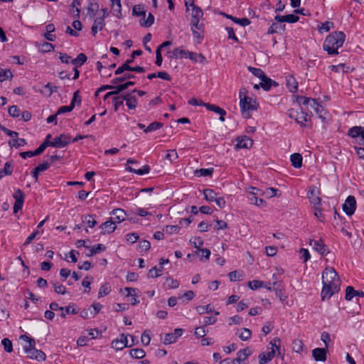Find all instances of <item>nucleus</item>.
Segmentation results:
<instances>
[{
    "label": "nucleus",
    "instance_id": "338daca9",
    "mask_svg": "<svg viewBox=\"0 0 364 364\" xmlns=\"http://www.w3.org/2000/svg\"><path fill=\"white\" fill-rule=\"evenodd\" d=\"M13 172V167L10 162L7 161L4 164V168L0 171V176L4 173V175H11Z\"/></svg>",
    "mask_w": 364,
    "mask_h": 364
},
{
    "label": "nucleus",
    "instance_id": "58836bf2",
    "mask_svg": "<svg viewBox=\"0 0 364 364\" xmlns=\"http://www.w3.org/2000/svg\"><path fill=\"white\" fill-rule=\"evenodd\" d=\"M189 51L185 50L182 49L181 48H176L173 50L172 56L175 58H187V55L188 56Z\"/></svg>",
    "mask_w": 364,
    "mask_h": 364
},
{
    "label": "nucleus",
    "instance_id": "2f4dec72",
    "mask_svg": "<svg viewBox=\"0 0 364 364\" xmlns=\"http://www.w3.org/2000/svg\"><path fill=\"white\" fill-rule=\"evenodd\" d=\"M132 14L135 16H143L144 18L146 16V10L144 4L134 5L132 9Z\"/></svg>",
    "mask_w": 364,
    "mask_h": 364
},
{
    "label": "nucleus",
    "instance_id": "5701e85b",
    "mask_svg": "<svg viewBox=\"0 0 364 364\" xmlns=\"http://www.w3.org/2000/svg\"><path fill=\"white\" fill-rule=\"evenodd\" d=\"M312 355L316 361H325L326 360V350L317 348L312 350Z\"/></svg>",
    "mask_w": 364,
    "mask_h": 364
},
{
    "label": "nucleus",
    "instance_id": "2eb2a0df",
    "mask_svg": "<svg viewBox=\"0 0 364 364\" xmlns=\"http://www.w3.org/2000/svg\"><path fill=\"white\" fill-rule=\"evenodd\" d=\"M203 106L205 107L208 110L214 112L220 115L219 120L220 122L225 121V115L226 114V112L224 109L220 108L218 105L213 104H203Z\"/></svg>",
    "mask_w": 364,
    "mask_h": 364
},
{
    "label": "nucleus",
    "instance_id": "dca6fc26",
    "mask_svg": "<svg viewBox=\"0 0 364 364\" xmlns=\"http://www.w3.org/2000/svg\"><path fill=\"white\" fill-rule=\"evenodd\" d=\"M275 355H277L275 354V350L274 348L268 352H262L259 355V363L266 364L271 361Z\"/></svg>",
    "mask_w": 364,
    "mask_h": 364
},
{
    "label": "nucleus",
    "instance_id": "6e6552de",
    "mask_svg": "<svg viewBox=\"0 0 364 364\" xmlns=\"http://www.w3.org/2000/svg\"><path fill=\"white\" fill-rule=\"evenodd\" d=\"M348 135L352 138L360 137L359 144L364 146V127L360 126H355L351 127L348 132Z\"/></svg>",
    "mask_w": 364,
    "mask_h": 364
},
{
    "label": "nucleus",
    "instance_id": "393cba45",
    "mask_svg": "<svg viewBox=\"0 0 364 364\" xmlns=\"http://www.w3.org/2000/svg\"><path fill=\"white\" fill-rule=\"evenodd\" d=\"M116 224L111 219H109L100 225V228L105 230L104 231H102L101 233H112L116 230Z\"/></svg>",
    "mask_w": 364,
    "mask_h": 364
},
{
    "label": "nucleus",
    "instance_id": "a18cd8bd",
    "mask_svg": "<svg viewBox=\"0 0 364 364\" xmlns=\"http://www.w3.org/2000/svg\"><path fill=\"white\" fill-rule=\"evenodd\" d=\"M164 126L163 123L159 122H154L151 123L145 129L144 132L148 133L153 131L158 130Z\"/></svg>",
    "mask_w": 364,
    "mask_h": 364
},
{
    "label": "nucleus",
    "instance_id": "37998d69",
    "mask_svg": "<svg viewBox=\"0 0 364 364\" xmlns=\"http://www.w3.org/2000/svg\"><path fill=\"white\" fill-rule=\"evenodd\" d=\"M154 23V16L152 14L149 13L146 19H143L140 22V25L144 28H149Z\"/></svg>",
    "mask_w": 364,
    "mask_h": 364
},
{
    "label": "nucleus",
    "instance_id": "473e14b6",
    "mask_svg": "<svg viewBox=\"0 0 364 364\" xmlns=\"http://www.w3.org/2000/svg\"><path fill=\"white\" fill-rule=\"evenodd\" d=\"M125 101L124 95L114 96L112 98V103L114 104V112H117L119 107L123 106L124 102Z\"/></svg>",
    "mask_w": 364,
    "mask_h": 364
},
{
    "label": "nucleus",
    "instance_id": "cd10ccee",
    "mask_svg": "<svg viewBox=\"0 0 364 364\" xmlns=\"http://www.w3.org/2000/svg\"><path fill=\"white\" fill-rule=\"evenodd\" d=\"M256 194L254 192H250V196L248 197V200L250 201V203L251 204H253V205H255L257 206H259V207H262L264 205V204L266 203L265 201L262 199V198H259L256 196Z\"/></svg>",
    "mask_w": 364,
    "mask_h": 364
},
{
    "label": "nucleus",
    "instance_id": "1a4fd4ad",
    "mask_svg": "<svg viewBox=\"0 0 364 364\" xmlns=\"http://www.w3.org/2000/svg\"><path fill=\"white\" fill-rule=\"evenodd\" d=\"M71 141V136L68 134H62L56 136L52 141V146L63 148L66 146Z\"/></svg>",
    "mask_w": 364,
    "mask_h": 364
},
{
    "label": "nucleus",
    "instance_id": "6ab92c4d",
    "mask_svg": "<svg viewBox=\"0 0 364 364\" xmlns=\"http://www.w3.org/2000/svg\"><path fill=\"white\" fill-rule=\"evenodd\" d=\"M260 80H261L260 86L264 90H266V91L269 90L272 86L277 87L279 85L276 81L272 80L271 78L268 77L266 75Z\"/></svg>",
    "mask_w": 364,
    "mask_h": 364
},
{
    "label": "nucleus",
    "instance_id": "4be33fe9",
    "mask_svg": "<svg viewBox=\"0 0 364 364\" xmlns=\"http://www.w3.org/2000/svg\"><path fill=\"white\" fill-rule=\"evenodd\" d=\"M105 25L104 17L97 18L94 21L93 25L91 28V33L95 36L98 31L102 30Z\"/></svg>",
    "mask_w": 364,
    "mask_h": 364
},
{
    "label": "nucleus",
    "instance_id": "0e129e2a",
    "mask_svg": "<svg viewBox=\"0 0 364 364\" xmlns=\"http://www.w3.org/2000/svg\"><path fill=\"white\" fill-rule=\"evenodd\" d=\"M9 114L13 117H18L20 116V109L16 105H12L9 107Z\"/></svg>",
    "mask_w": 364,
    "mask_h": 364
},
{
    "label": "nucleus",
    "instance_id": "6e6d98bb",
    "mask_svg": "<svg viewBox=\"0 0 364 364\" xmlns=\"http://www.w3.org/2000/svg\"><path fill=\"white\" fill-rule=\"evenodd\" d=\"M1 344L4 346V350L7 353H11L13 350V346L11 341L9 338H4L1 341Z\"/></svg>",
    "mask_w": 364,
    "mask_h": 364
},
{
    "label": "nucleus",
    "instance_id": "0eeeda50",
    "mask_svg": "<svg viewBox=\"0 0 364 364\" xmlns=\"http://www.w3.org/2000/svg\"><path fill=\"white\" fill-rule=\"evenodd\" d=\"M356 209V200L354 196H349L347 197L344 204L343 205V210L348 215H352Z\"/></svg>",
    "mask_w": 364,
    "mask_h": 364
},
{
    "label": "nucleus",
    "instance_id": "052dcab7",
    "mask_svg": "<svg viewBox=\"0 0 364 364\" xmlns=\"http://www.w3.org/2000/svg\"><path fill=\"white\" fill-rule=\"evenodd\" d=\"M248 286L252 290L257 289L264 287V282L253 280L248 282Z\"/></svg>",
    "mask_w": 364,
    "mask_h": 364
},
{
    "label": "nucleus",
    "instance_id": "c85d7f7f",
    "mask_svg": "<svg viewBox=\"0 0 364 364\" xmlns=\"http://www.w3.org/2000/svg\"><path fill=\"white\" fill-rule=\"evenodd\" d=\"M287 87L290 92H296L298 88V83L293 76H288L287 77Z\"/></svg>",
    "mask_w": 364,
    "mask_h": 364
},
{
    "label": "nucleus",
    "instance_id": "603ef678",
    "mask_svg": "<svg viewBox=\"0 0 364 364\" xmlns=\"http://www.w3.org/2000/svg\"><path fill=\"white\" fill-rule=\"evenodd\" d=\"M333 27V22L325 21L324 23H321V25L318 27V31L320 33L328 32Z\"/></svg>",
    "mask_w": 364,
    "mask_h": 364
},
{
    "label": "nucleus",
    "instance_id": "69168bd1",
    "mask_svg": "<svg viewBox=\"0 0 364 364\" xmlns=\"http://www.w3.org/2000/svg\"><path fill=\"white\" fill-rule=\"evenodd\" d=\"M13 197L15 199V201H24V193L23 192L19 189V188H17L15 190L14 194H13Z\"/></svg>",
    "mask_w": 364,
    "mask_h": 364
},
{
    "label": "nucleus",
    "instance_id": "412c9836",
    "mask_svg": "<svg viewBox=\"0 0 364 364\" xmlns=\"http://www.w3.org/2000/svg\"><path fill=\"white\" fill-rule=\"evenodd\" d=\"M20 339L26 342V344L23 346V350L26 354L30 353L29 350L36 349L35 348L36 342H35L34 339L28 337L26 335H21L20 336Z\"/></svg>",
    "mask_w": 364,
    "mask_h": 364
},
{
    "label": "nucleus",
    "instance_id": "ddd939ff",
    "mask_svg": "<svg viewBox=\"0 0 364 364\" xmlns=\"http://www.w3.org/2000/svg\"><path fill=\"white\" fill-rule=\"evenodd\" d=\"M111 215H113V217L110 218L115 224L116 223H120L125 220L126 218V213L125 211L122 208H116L114 209L111 213Z\"/></svg>",
    "mask_w": 364,
    "mask_h": 364
},
{
    "label": "nucleus",
    "instance_id": "b1692460",
    "mask_svg": "<svg viewBox=\"0 0 364 364\" xmlns=\"http://www.w3.org/2000/svg\"><path fill=\"white\" fill-rule=\"evenodd\" d=\"M126 105L129 109H134L136 107L138 102L135 96L132 92L124 94Z\"/></svg>",
    "mask_w": 364,
    "mask_h": 364
},
{
    "label": "nucleus",
    "instance_id": "72a5a7b5",
    "mask_svg": "<svg viewBox=\"0 0 364 364\" xmlns=\"http://www.w3.org/2000/svg\"><path fill=\"white\" fill-rule=\"evenodd\" d=\"M127 171L129 172L134 173L137 175L142 176L144 174L148 173L150 171V167L148 165L144 166L141 168L136 169L132 167L128 166L127 167Z\"/></svg>",
    "mask_w": 364,
    "mask_h": 364
},
{
    "label": "nucleus",
    "instance_id": "f8f14e48",
    "mask_svg": "<svg viewBox=\"0 0 364 364\" xmlns=\"http://www.w3.org/2000/svg\"><path fill=\"white\" fill-rule=\"evenodd\" d=\"M183 332L182 328H176L173 333H166L164 338V344H171L175 343Z\"/></svg>",
    "mask_w": 364,
    "mask_h": 364
},
{
    "label": "nucleus",
    "instance_id": "de8ad7c7",
    "mask_svg": "<svg viewBox=\"0 0 364 364\" xmlns=\"http://www.w3.org/2000/svg\"><path fill=\"white\" fill-rule=\"evenodd\" d=\"M162 272H163V267H161L160 268H157L156 267H154L149 271L147 276H148V277L156 278V277L161 276Z\"/></svg>",
    "mask_w": 364,
    "mask_h": 364
},
{
    "label": "nucleus",
    "instance_id": "7c9ffc66",
    "mask_svg": "<svg viewBox=\"0 0 364 364\" xmlns=\"http://www.w3.org/2000/svg\"><path fill=\"white\" fill-rule=\"evenodd\" d=\"M188 58L194 62H200V63H205L207 62L205 57L201 53H196L194 52L188 53Z\"/></svg>",
    "mask_w": 364,
    "mask_h": 364
},
{
    "label": "nucleus",
    "instance_id": "680f3d73",
    "mask_svg": "<svg viewBox=\"0 0 364 364\" xmlns=\"http://www.w3.org/2000/svg\"><path fill=\"white\" fill-rule=\"evenodd\" d=\"M314 215L319 220V221L323 223L325 221V215L322 213V209L320 208V205L314 207Z\"/></svg>",
    "mask_w": 364,
    "mask_h": 364
},
{
    "label": "nucleus",
    "instance_id": "e433bc0d",
    "mask_svg": "<svg viewBox=\"0 0 364 364\" xmlns=\"http://www.w3.org/2000/svg\"><path fill=\"white\" fill-rule=\"evenodd\" d=\"M87 59V56L84 53H80L71 63L73 65H75V67H80L86 62Z\"/></svg>",
    "mask_w": 364,
    "mask_h": 364
},
{
    "label": "nucleus",
    "instance_id": "3c124183",
    "mask_svg": "<svg viewBox=\"0 0 364 364\" xmlns=\"http://www.w3.org/2000/svg\"><path fill=\"white\" fill-rule=\"evenodd\" d=\"M82 223H85L89 228H94L97 224L96 220L93 218V216L88 215L82 218Z\"/></svg>",
    "mask_w": 364,
    "mask_h": 364
},
{
    "label": "nucleus",
    "instance_id": "a19ab883",
    "mask_svg": "<svg viewBox=\"0 0 364 364\" xmlns=\"http://www.w3.org/2000/svg\"><path fill=\"white\" fill-rule=\"evenodd\" d=\"M293 100L294 102L298 103L299 105H309V104L311 102V97H304V96L294 95Z\"/></svg>",
    "mask_w": 364,
    "mask_h": 364
},
{
    "label": "nucleus",
    "instance_id": "4c0bfd02",
    "mask_svg": "<svg viewBox=\"0 0 364 364\" xmlns=\"http://www.w3.org/2000/svg\"><path fill=\"white\" fill-rule=\"evenodd\" d=\"M129 355L132 358L140 359L145 356L146 353L142 348H133L130 350Z\"/></svg>",
    "mask_w": 364,
    "mask_h": 364
},
{
    "label": "nucleus",
    "instance_id": "a878e982",
    "mask_svg": "<svg viewBox=\"0 0 364 364\" xmlns=\"http://www.w3.org/2000/svg\"><path fill=\"white\" fill-rule=\"evenodd\" d=\"M30 353H27V356L32 359H36L38 361L44 360L46 358V354L40 350L33 349L29 350Z\"/></svg>",
    "mask_w": 364,
    "mask_h": 364
},
{
    "label": "nucleus",
    "instance_id": "7ed1b4c3",
    "mask_svg": "<svg viewBox=\"0 0 364 364\" xmlns=\"http://www.w3.org/2000/svg\"><path fill=\"white\" fill-rule=\"evenodd\" d=\"M345 39L346 35L343 32H333L326 38L323 44V48L328 55H338V49L343 46Z\"/></svg>",
    "mask_w": 364,
    "mask_h": 364
},
{
    "label": "nucleus",
    "instance_id": "aec40b11",
    "mask_svg": "<svg viewBox=\"0 0 364 364\" xmlns=\"http://www.w3.org/2000/svg\"><path fill=\"white\" fill-rule=\"evenodd\" d=\"M355 296H358L360 297H364V291H356L351 286H348L346 289V299L348 301H350Z\"/></svg>",
    "mask_w": 364,
    "mask_h": 364
},
{
    "label": "nucleus",
    "instance_id": "ea45409f",
    "mask_svg": "<svg viewBox=\"0 0 364 364\" xmlns=\"http://www.w3.org/2000/svg\"><path fill=\"white\" fill-rule=\"evenodd\" d=\"M285 28V26H282L277 23H273L268 28L267 33L268 34H273L275 33H278L281 30L284 31Z\"/></svg>",
    "mask_w": 364,
    "mask_h": 364
},
{
    "label": "nucleus",
    "instance_id": "9b49d317",
    "mask_svg": "<svg viewBox=\"0 0 364 364\" xmlns=\"http://www.w3.org/2000/svg\"><path fill=\"white\" fill-rule=\"evenodd\" d=\"M307 197L309 201L314 206H318L321 205V199L319 197V191L315 186H311L307 193Z\"/></svg>",
    "mask_w": 364,
    "mask_h": 364
},
{
    "label": "nucleus",
    "instance_id": "c9c22d12",
    "mask_svg": "<svg viewBox=\"0 0 364 364\" xmlns=\"http://www.w3.org/2000/svg\"><path fill=\"white\" fill-rule=\"evenodd\" d=\"M134 77H135V76L134 75H132L131 73H124L121 77H117L113 78L111 80V83L113 84V85H116V84H117L119 82H124L126 80L132 79V78H134Z\"/></svg>",
    "mask_w": 364,
    "mask_h": 364
},
{
    "label": "nucleus",
    "instance_id": "bf43d9fd",
    "mask_svg": "<svg viewBox=\"0 0 364 364\" xmlns=\"http://www.w3.org/2000/svg\"><path fill=\"white\" fill-rule=\"evenodd\" d=\"M51 283L53 284L55 291L56 293L62 294V295H64L66 294V289H65V286H63V284H60L55 283V282H51Z\"/></svg>",
    "mask_w": 364,
    "mask_h": 364
},
{
    "label": "nucleus",
    "instance_id": "49530a36",
    "mask_svg": "<svg viewBox=\"0 0 364 364\" xmlns=\"http://www.w3.org/2000/svg\"><path fill=\"white\" fill-rule=\"evenodd\" d=\"M25 144H26V141L22 138L14 139L9 141V145L11 147L15 146L16 148H18L20 146H24Z\"/></svg>",
    "mask_w": 364,
    "mask_h": 364
},
{
    "label": "nucleus",
    "instance_id": "20e7f679",
    "mask_svg": "<svg viewBox=\"0 0 364 364\" xmlns=\"http://www.w3.org/2000/svg\"><path fill=\"white\" fill-rule=\"evenodd\" d=\"M245 94L246 90L245 89L243 90H240L239 92L240 106L243 117L250 118V112L257 110L259 107V104L256 100L246 96Z\"/></svg>",
    "mask_w": 364,
    "mask_h": 364
},
{
    "label": "nucleus",
    "instance_id": "bb28decb",
    "mask_svg": "<svg viewBox=\"0 0 364 364\" xmlns=\"http://www.w3.org/2000/svg\"><path fill=\"white\" fill-rule=\"evenodd\" d=\"M290 161L291 165L296 168H299L302 166L303 158L302 156L299 153H294L291 154L290 156Z\"/></svg>",
    "mask_w": 364,
    "mask_h": 364
},
{
    "label": "nucleus",
    "instance_id": "a211bd4d",
    "mask_svg": "<svg viewBox=\"0 0 364 364\" xmlns=\"http://www.w3.org/2000/svg\"><path fill=\"white\" fill-rule=\"evenodd\" d=\"M253 144V140L247 136H243L237 139V143L236 144L237 148L239 149H249L252 147Z\"/></svg>",
    "mask_w": 364,
    "mask_h": 364
},
{
    "label": "nucleus",
    "instance_id": "4d7b16f0",
    "mask_svg": "<svg viewBox=\"0 0 364 364\" xmlns=\"http://www.w3.org/2000/svg\"><path fill=\"white\" fill-rule=\"evenodd\" d=\"M98 8L99 6L97 3L90 4V6L87 8V13L91 18H94L95 16Z\"/></svg>",
    "mask_w": 364,
    "mask_h": 364
},
{
    "label": "nucleus",
    "instance_id": "79ce46f5",
    "mask_svg": "<svg viewBox=\"0 0 364 364\" xmlns=\"http://www.w3.org/2000/svg\"><path fill=\"white\" fill-rule=\"evenodd\" d=\"M280 342V338L276 337L273 338L269 343V344L272 346V349L274 348L275 350V354L277 355V356L281 355V352L279 349Z\"/></svg>",
    "mask_w": 364,
    "mask_h": 364
},
{
    "label": "nucleus",
    "instance_id": "5fc2aeb1",
    "mask_svg": "<svg viewBox=\"0 0 364 364\" xmlns=\"http://www.w3.org/2000/svg\"><path fill=\"white\" fill-rule=\"evenodd\" d=\"M141 343L145 345L148 346L150 343L151 341V332L150 331H144V333L141 334Z\"/></svg>",
    "mask_w": 364,
    "mask_h": 364
},
{
    "label": "nucleus",
    "instance_id": "f03ea898",
    "mask_svg": "<svg viewBox=\"0 0 364 364\" xmlns=\"http://www.w3.org/2000/svg\"><path fill=\"white\" fill-rule=\"evenodd\" d=\"M191 21L190 26L193 38L197 40L198 43H200L204 37V27L203 22H200L203 18V11L199 6L190 9Z\"/></svg>",
    "mask_w": 364,
    "mask_h": 364
},
{
    "label": "nucleus",
    "instance_id": "8fccbe9b",
    "mask_svg": "<svg viewBox=\"0 0 364 364\" xmlns=\"http://www.w3.org/2000/svg\"><path fill=\"white\" fill-rule=\"evenodd\" d=\"M111 291V287L109 284L102 285L98 292V297H102L108 295Z\"/></svg>",
    "mask_w": 364,
    "mask_h": 364
},
{
    "label": "nucleus",
    "instance_id": "39448f33",
    "mask_svg": "<svg viewBox=\"0 0 364 364\" xmlns=\"http://www.w3.org/2000/svg\"><path fill=\"white\" fill-rule=\"evenodd\" d=\"M287 114L291 119H294L301 127L309 126L306 123L309 121L310 117L301 107L299 109H289L287 111Z\"/></svg>",
    "mask_w": 364,
    "mask_h": 364
},
{
    "label": "nucleus",
    "instance_id": "13d9d810",
    "mask_svg": "<svg viewBox=\"0 0 364 364\" xmlns=\"http://www.w3.org/2000/svg\"><path fill=\"white\" fill-rule=\"evenodd\" d=\"M196 309L199 314H203L205 312L210 313L213 311V308L210 306V304L207 306H198Z\"/></svg>",
    "mask_w": 364,
    "mask_h": 364
},
{
    "label": "nucleus",
    "instance_id": "4468645a",
    "mask_svg": "<svg viewBox=\"0 0 364 364\" xmlns=\"http://www.w3.org/2000/svg\"><path fill=\"white\" fill-rule=\"evenodd\" d=\"M252 354V350L249 348H245L240 350L237 353L235 360L237 364H245V361Z\"/></svg>",
    "mask_w": 364,
    "mask_h": 364
},
{
    "label": "nucleus",
    "instance_id": "f704fd0d",
    "mask_svg": "<svg viewBox=\"0 0 364 364\" xmlns=\"http://www.w3.org/2000/svg\"><path fill=\"white\" fill-rule=\"evenodd\" d=\"M203 195L208 201H214L215 198L218 196V194L213 190L210 188H206L203 190Z\"/></svg>",
    "mask_w": 364,
    "mask_h": 364
},
{
    "label": "nucleus",
    "instance_id": "864d4df0",
    "mask_svg": "<svg viewBox=\"0 0 364 364\" xmlns=\"http://www.w3.org/2000/svg\"><path fill=\"white\" fill-rule=\"evenodd\" d=\"M50 309L53 311H59L60 312V316L63 318H65V313H64V308L59 306L58 304L56 302L50 303Z\"/></svg>",
    "mask_w": 364,
    "mask_h": 364
},
{
    "label": "nucleus",
    "instance_id": "774afa93",
    "mask_svg": "<svg viewBox=\"0 0 364 364\" xmlns=\"http://www.w3.org/2000/svg\"><path fill=\"white\" fill-rule=\"evenodd\" d=\"M190 242L192 243L196 248L200 250V247L203 245V240L200 237H196L193 239L190 240Z\"/></svg>",
    "mask_w": 364,
    "mask_h": 364
},
{
    "label": "nucleus",
    "instance_id": "f3484780",
    "mask_svg": "<svg viewBox=\"0 0 364 364\" xmlns=\"http://www.w3.org/2000/svg\"><path fill=\"white\" fill-rule=\"evenodd\" d=\"M299 16L296 15H294V14H288L286 16L277 15L274 17V20L277 23H283V22L296 23L299 21Z\"/></svg>",
    "mask_w": 364,
    "mask_h": 364
},
{
    "label": "nucleus",
    "instance_id": "c756f323",
    "mask_svg": "<svg viewBox=\"0 0 364 364\" xmlns=\"http://www.w3.org/2000/svg\"><path fill=\"white\" fill-rule=\"evenodd\" d=\"M236 334L242 341H247L250 338L252 332L249 328H242L238 329Z\"/></svg>",
    "mask_w": 364,
    "mask_h": 364
},
{
    "label": "nucleus",
    "instance_id": "9d476101",
    "mask_svg": "<svg viewBox=\"0 0 364 364\" xmlns=\"http://www.w3.org/2000/svg\"><path fill=\"white\" fill-rule=\"evenodd\" d=\"M112 347L117 350H121L126 347H129L127 336L124 333L120 334L119 338L112 342Z\"/></svg>",
    "mask_w": 364,
    "mask_h": 364
},
{
    "label": "nucleus",
    "instance_id": "423d86ee",
    "mask_svg": "<svg viewBox=\"0 0 364 364\" xmlns=\"http://www.w3.org/2000/svg\"><path fill=\"white\" fill-rule=\"evenodd\" d=\"M309 245L313 247V249L319 253L321 256L326 255L330 252L328 247L325 245L323 240H310Z\"/></svg>",
    "mask_w": 364,
    "mask_h": 364
},
{
    "label": "nucleus",
    "instance_id": "09e8293b",
    "mask_svg": "<svg viewBox=\"0 0 364 364\" xmlns=\"http://www.w3.org/2000/svg\"><path fill=\"white\" fill-rule=\"evenodd\" d=\"M213 168H200L196 171V174L198 176H210L213 174Z\"/></svg>",
    "mask_w": 364,
    "mask_h": 364
},
{
    "label": "nucleus",
    "instance_id": "e2e57ef3",
    "mask_svg": "<svg viewBox=\"0 0 364 364\" xmlns=\"http://www.w3.org/2000/svg\"><path fill=\"white\" fill-rule=\"evenodd\" d=\"M73 109H74V104H73V102H70V105H68V106L60 107L58 109L56 113L58 115H59V114H63L65 112H71Z\"/></svg>",
    "mask_w": 364,
    "mask_h": 364
},
{
    "label": "nucleus",
    "instance_id": "f257e3e1",
    "mask_svg": "<svg viewBox=\"0 0 364 364\" xmlns=\"http://www.w3.org/2000/svg\"><path fill=\"white\" fill-rule=\"evenodd\" d=\"M323 288L321 296L322 300L331 298L340 289V279L333 267L326 268L322 274Z\"/></svg>",
    "mask_w": 364,
    "mask_h": 364
},
{
    "label": "nucleus",
    "instance_id": "c03bdc74",
    "mask_svg": "<svg viewBox=\"0 0 364 364\" xmlns=\"http://www.w3.org/2000/svg\"><path fill=\"white\" fill-rule=\"evenodd\" d=\"M80 315L82 318L87 319L94 318L95 316V312H92V309L89 306L87 309H82L80 311Z\"/></svg>",
    "mask_w": 364,
    "mask_h": 364
}]
</instances>
